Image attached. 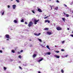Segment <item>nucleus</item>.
I'll return each mask as SVG.
<instances>
[{
  "label": "nucleus",
  "instance_id": "nucleus-1",
  "mask_svg": "<svg viewBox=\"0 0 73 73\" xmlns=\"http://www.w3.org/2000/svg\"><path fill=\"white\" fill-rule=\"evenodd\" d=\"M32 25H33V23L32 21H30L29 22L28 26L29 27H31L32 26Z\"/></svg>",
  "mask_w": 73,
  "mask_h": 73
},
{
  "label": "nucleus",
  "instance_id": "nucleus-2",
  "mask_svg": "<svg viewBox=\"0 0 73 73\" xmlns=\"http://www.w3.org/2000/svg\"><path fill=\"white\" fill-rule=\"evenodd\" d=\"M56 29L57 31H61L62 29V28L60 27H58L56 28Z\"/></svg>",
  "mask_w": 73,
  "mask_h": 73
},
{
  "label": "nucleus",
  "instance_id": "nucleus-3",
  "mask_svg": "<svg viewBox=\"0 0 73 73\" xmlns=\"http://www.w3.org/2000/svg\"><path fill=\"white\" fill-rule=\"evenodd\" d=\"M6 38H10V36H9V35L6 34L5 35Z\"/></svg>",
  "mask_w": 73,
  "mask_h": 73
},
{
  "label": "nucleus",
  "instance_id": "nucleus-4",
  "mask_svg": "<svg viewBox=\"0 0 73 73\" xmlns=\"http://www.w3.org/2000/svg\"><path fill=\"white\" fill-rule=\"evenodd\" d=\"M38 21H39V19H38L37 20H36V19L34 20V21L35 22L34 24H35V25H36V24H37V22H38Z\"/></svg>",
  "mask_w": 73,
  "mask_h": 73
},
{
  "label": "nucleus",
  "instance_id": "nucleus-5",
  "mask_svg": "<svg viewBox=\"0 0 73 73\" xmlns=\"http://www.w3.org/2000/svg\"><path fill=\"white\" fill-rule=\"evenodd\" d=\"M47 35H52V33L51 32H47Z\"/></svg>",
  "mask_w": 73,
  "mask_h": 73
},
{
  "label": "nucleus",
  "instance_id": "nucleus-6",
  "mask_svg": "<svg viewBox=\"0 0 73 73\" xmlns=\"http://www.w3.org/2000/svg\"><path fill=\"white\" fill-rule=\"evenodd\" d=\"M48 22V23H50V21L48 20H46L45 21V23H47Z\"/></svg>",
  "mask_w": 73,
  "mask_h": 73
},
{
  "label": "nucleus",
  "instance_id": "nucleus-7",
  "mask_svg": "<svg viewBox=\"0 0 73 73\" xmlns=\"http://www.w3.org/2000/svg\"><path fill=\"white\" fill-rule=\"evenodd\" d=\"M40 35H41V33H39L38 34H37L35 33H34L35 35V36H40Z\"/></svg>",
  "mask_w": 73,
  "mask_h": 73
},
{
  "label": "nucleus",
  "instance_id": "nucleus-8",
  "mask_svg": "<svg viewBox=\"0 0 73 73\" xmlns=\"http://www.w3.org/2000/svg\"><path fill=\"white\" fill-rule=\"evenodd\" d=\"M38 12H42V10L40 9H38Z\"/></svg>",
  "mask_w": 73,
  "mask_h": 73
},
{
  "label": "nucleus",
  "instance_id": "nucleus-9",
  "mask_svg": "<svg viewBox=\"0 0 73 73\" xmlns=\"http://www.w3.org/2000/svg\"><path fill=\"white\" fill-rule=\"evenodd\" d=\"M13 9H15V8H16V5H13Z\"/></svg>",
  "mask_w": 73,
  "mask_h": 73
},
{
  "label": "nucleus",
  "instance_id": "nucleus-10",
  "mask_svg": "<svg viewBox=\"0 0 73 73\" xmlns=\"http://www.w3.org/2000/svg\"><path fill=\"white\" fill-rule=\"evenodd\" d=\"M55 56V57H56V58H60V56L58 55L57 56L56 55Z\"/></svg>",
  "mask_w": 73,
  "mask_h": 73
},
{
  "label": "nucleus",
  "instance_id": "nucleus-11",
  "mask_svg": "<svg viewBox=\"0 0 73 73\" xmlns=\"http://www.w3.org/2000/svg\"><path fill=\"white\" fill-rule=\"evenodd\" d=\"M46 47L48 49H49V50H50V48H49V46L48 45L46 46Z\"/></svg>",
  "mask_w": 73,
  "mask_h": 73
},
{
  "label": "nucleus",
  "instance_id": "nucleus-12",
  "mask_svg": "<svg viewBox=\"0 0 73 73\" xmlns=\"http://www.w3.org/2000/svg\"><path fill=\"white\" fill-rule=\"evenodd\" d=\"M36 56H37V55H36L35 54H34L33 55V58H34V57H35Z\"/></svg>",
  "mask_w": 73,
  "mask_h": 73
},
{
  "label": "nucleus",
  "instance_id": "nucleus-13",
  "mask_svg": "<svg viewBox=\"0 0 73 73\" xmlns=\"http://www.w3.org/2000/svg\"><path fill=\"white\" fill-rule=\"evenodd\" d=\"M43 60V58H42L41 59L39 60L38 61V62H40V61H42V60Z\"/></svg>",
  "mask_w": 73,
  "mask_h": 73
},
{
  "label": "nucleus",
  "instance_id": "nucleus-14",
  "mask_svg": "<svg viewBox=\"0 0 73 73\" xmlns=\"http://www.w3.org/2000/svg\"><path fill=\"white\" fill-rule=\"evenodd\" d=\"M58 7H56L54 9L55 10H58Z\"/></svg>",
  "mask_w": 73,
  "mask_h": 73
},
{
  "label": "nucleus",
  "instance_id": "nucleus-15",
  "mask_svg": "<svg viewBox=\"0 0 73 73\" xmlns=\"http://www.w3.org/2000/svg\"><path fill=\"white\" fill-rule=\"evenodd\" d=\"M46 54H48V55H50L51 54L50 52H48L46 53Z\"/></svg>",
  "mask_w": 73,
  "mask_h": 73
},
{
  "label": "nucleus",
  "instance_id": "nucleus-16",
  "mask_svg": "<svg viewBox=\"0 0 73 73\" xmlns=\"http://www.w3.org/2000/svg\"><path fill=\"white\" fill-rule=\"evenodd\" d=\"M14 22L15 23H17V21H16V20H14Z\"/></svg>",
  "mask_w": 73,
  "mask_h": 73
},
{
  "label": "nucleus",
  "instance_id": "nucleus-17",
  "mask_svg": "<svg viewBox=\"0 0 73 73\" xmlns=\"http://www.w3.org/2000/svg\"><path fill=\"white\" fill-rule=\"evenodd\" d=\"M11 52H12V53H15V50H11Z\"/></svg>",
  "mask_w": 73,
  "mask_h": 73
},
{
  "label": "nucleus",
  "instance_id": "nucleus-18",
  "mask_svg": "<svg viewBox=\"0 0 73 73\" xmlns=\"http://www.w3.org/2000/svg\"><path fill=\"white\" fill-rule=\"evenodd\" d=\"M21 22L22 23H23V22H24V19H22L21 21Z\"/></svg>",
  "mask_w": 73,
  "mask_h": 73
},
{
  "label": "nucleus",
  "instance_id": "nucleus-19",
  "mask_svg": "<svg viewBox=\"0 0 73 73\" xmlns=\"http://www.w3.org/2000/svg\"><path fill=\"white\" fill-rule=\"evenodd\" d=\"M38 40L39 41H40V42H42V40H41V39H40L39 38H38Z\"/></svg>",
  "mask_w": 73,
  "mask_h": 73
},
{
  "label": "nucleus",
  "instance_id": "nucleus-20",
  "mask_svg": "<svg viewBox=\"0 0 73 73\" xmlns=\"http://www.w3.org/2000/svg\"><path fill=\"white\" fill-rule=\"evenodd\" d=\"M62 19L63 21H64L65 22V18H62Z\"/></svg>",
  "mask_w": 73,
  "mask_h": 73
},
{
  "label": "nucleus",
  "instance_id": "nucleus-21",
  "mask_svg": "<svg viewBox=\"0 0 73 73\" xmlns=\"http://www.w3.org/2000/svg\"><path fill=\"white\" fill-rule=\"evenodd\" d=\"M19 58H20L21 59V55L19 56Z\"/></svg>",
  "mask_w": 73,
  "mask_h": 73
},
{
  "label": "nucleus",
  "instance_id": "nucleus-22",
  "mask_svg": "<svg viewBox=\"0 0 73 73\" xmlns=\"http://www.w3.org/2000/svg\"><path fill=\"white\" fill-rule=\"evenodd\" d=\"M61 72H62V73H64V70H63V69H62L61 70Z\"/></svg>",
  "mask_w": 73,
  "mask_h": 73
},
{
  "label": "nucleus",
  "instance_id": "nucleus-23",
  "mask_svg": "<svg viewBox=\"0 0 73 73\" xmlns=\"http://www.w3.org/2000/svg\"><path fill=\"white\" fill-rule=\"evenodd\" d=\"M56 53H58L60 52V51H56L55 52Z\"/></svg>",
  "mask_w": 73,
  "mask_h": 73
},
{
  "label": "nucleus",
  "instance_id": "nucleus-24",
  "mask_svg": "<svg viewBox=\"0 0 73 73\" xmlns=\"http://www.w3.org/2000/svg\"><path fill=\"white\" fill-rule=\"evenodd\" d=\"M16 1L17 2V3H19L20 2V1H19V0H16Z\"/></svg>",
  "mask_w": 73,
  "mask_h": 73
},
{
  "label": "nucleus",
  "instance_id": "nucleus-25",
  "mask_svg": "<svg viewBox=\"0 0 73 73\" xmlns=\"http://www.w3.org/2000/svg\"><path fill=\"white\" fill-rule=\"evenodd\" d=\"M4 14V11H3V12L2 13V15H3Z\"/></svg>",
  "mask_w": 73,
  "mask_h": 73
},
{
  "label": "nucleus",
  "instance_id": "nucleus-26",
  "mask_svg": "<svg viewBox=\"0 0 73 73\" xmlns=\"http://www.w3.org/2000/svg\"><path fill=\"white\" fill-rule=\"evenodd\" d=\"M66 16L67 17H69V15L68 14H66Z\"/></svg>",
  "mask_w": 73,
  "mask_h": 73
},
{
  "label": "nucleus",
  "instance_id": "nucleus-27",
  "mask_svg": "<svg viewBox=\"0 0 73 73\" xmlns=\"http://www.w3.org/2000/svg\"><path fill=\"white\" fill-rule=\"evenodd\" d=\"M48 16H46L45 17L44 19H47V18H48Z\"/></svg>",
  "mask_w": 73,
  "mask_h": 73
},
{
  "label": "nucleus",
  "instance_id": "nucleus-28",
  "mask_svg": "<svg viewBox=\"0 0 73 73\" xmlns=\"http://www.w3.org/2000/svg\"><path fill=\"white\" fill-rule=\"evenodd\" d=\"M44 30H48V28H45L44 29Z\"/></svg>",
  "mask_w": 73,
  "mask_h": 73
},
{
  "label": "nucleus",
  "instance_id": "nucleus-29",
  "mask_svg": "<svg viewBox=\"0 0 73 73\" xmlns=\"http://www.w3.org/2000/svg\"><path fill=\"white\" fill-rule=\"evenodd\" d=\"M4 69L5 70H6V69H7V68L4 67Z\"/></svg>",
  "mask_w": 73,
  "mask_h": 73
},
{
  "label": "nucleus",
  "instance_id": "nucleus-30",
  "mask_svg": "<svg viewBox=\"0 0 73 73\" xmlns=\"http://www.w3.org/2000/svg\"><path fill=\"white\" fill-rule=\"evenodd\" d=\"M22 52H23V50H21L20 51L21 53H22Z\"/></svg>",
  "mask_w": 73,
  "mask_h": 73
},
{
  "label": "nucleus",
  "instance_id": "nucleus-31",
  "mask_svg": "<svg viewBox=\"0 0 73 73\" xmlns=\"http://www.w3.org/2000/svg\"><path fill=\"white\" fill-rule=\"evenodd\" d=\"M64 5L65 7H67V5L66 4H64Z\"/></svg>",
  "mask_w": 73,
  "mask_h": 73
},
{
  "label": "nucleus",
  "instance_id": "nucleus-32",
  "mask_svg": "<svg viewBox=\"0 0 73 73\" xmlns=\"http://www.w3.org/2000/svg\"><path fill=\"white\" fill-rule=\"evenodd\" d=\"M32 12L33 13H35V11L32 10Z\"/></svg>",
  "mask_w": 73,
  "mask_h": 73
},
{
  "label": "nucleus",
  "instance_id": "nucleus-33",
  "mask_svg": "<svg viewBox=\"0 0 73 73\" xmlns=\"http://www.w3.org/2000/svg\"><path fill=\"white\" fill-rule=\"evenodd\" d=\"M25 24H28V23H27V22H25Z\"/></svg>",
  "mask_w": 73,
  "mask_h": 73
},
{
  "label": "nucleus",
  "instance_id": "nucleus-34",
  "mask_svg": "<svg viewBox=\"0 0 73 73\" xmlns=\"http://www.w3.org/2000/svg\"><path fill=\"white\" fill-rule=\"evenodd\" d=\"M61 51H65V50H64V49H62Z\"/></svg>",
  "mask_w": 73,
  "mask_h": 73
},
{
  "label": "nucleus",
  "instance_id": "nucleus-35",
  "mask_svg": "<svg viewBox=\"0 0 73 73\" xmlns=\"http://www.w3.org/2000/svg\"><path fill=\"white\" fill-rule=\"evenodd\" d=\"M68 56V55H66L65 56H64V57H67Z\"/></svg>",
  "mask_w": 73,
  "mask_h": 73
},
{
  "label": "nucleus",
  "instance_id": "nucleus-36",
  "mask_svg": "<svg viewBox=\"0 0 73 73\" xmlns=\"http://www.w3.org/2000/svg\"><path fill=\"white\" fill-rule=\"evenodd\" d=\"M64 42H65V40H63V41L62 42V44H64Z\"/></svg>",
  "mask_w": 73,
  "mask_h": 73
},
{
  "label": "nucleus",
  "instance_id": "nucleus-37",
  "mask_svg": "<svg viewBox=\"0 0 73 73\" xmlns=\"http://www.w3.org/2000/svg\"><path fill=\"white\" fill-rule=\"evenodd\" d=\"M19 68L20 69H22V68H21V66H19Z\"/></svg>",
  "mask_w": 73,
  "mask_h": 73
},
{
  "label": "nucleus",
  "instance_id": "nucleus-38",
  "mask_svg": "<svg viewBox=\"0 0 73 73\" xmlns=\"http://www.w3.org/2000/svg\"><path fill=\"white\" fill-rule=\"evenodd\" d=\"M0 53H3V51H2V50H0Z\"/></svg>",
  "mask_w": 73,
  "mask_h": 73
},
{
  "label": "nucleus",
  "instance_id": "nucleus-39",
  "mask_svg": "<svg viewBox=\"0 0 73 73\" xmlns=\"http://www.w3.org/2000/svg\"><path fill=\"white\" fill-rule=\"evenodd\" d=\"M70 36H72V37H73V35H70Z\"/></svg>",
  "mask_w": 73,
  "mask_h": 73
},
{
  "label": "nucleus",
  "instance_id": "nucleus-40",
  "mask_svg": "<svg viewBox=\"0 0 73 73\" xmlns=\"http://www.w3.org/2000/svg\"><path fill=\"white\" fill-rule=\"evenodd\" d=\"M56 2H57V3H59V1H58V0H57L56 1Z\"/></svg>",
  "mask_w": 73,
  "mask_h": 73
},
{
  "label": "nucleus",
  "instance_id": "nucleus-41",
  "mask_svg": "<svg viewBox=\"0 0 73 73\" xmlns=\"http://www.w3.org/2000/svg\"><path fill=\"white\" fill-rule=\"evenodd\" d=\"M8 8H9V7H10V6L9 5H8V6H7Z\"/></svg>",
  "mask_w": 73,
  "mask_h": 73
},
{
  "label": "nucleus",
  "instance_id": "nucleus-42",
  "mask_svg": "<svg viewBox=\"0 0 73 73\" xmlns=\"http://www.w3.org/2000/svg\"><path fill=\"white\" fill-rule=\"evenodd\" d=\"M63 13L64 15H66V13Z\"/></svg>",
  "mask_w": 73,
  "mask_h": 73
},
{
  "label": "nucleus",
  "instance_id": "nucleus-43",
  "mask_svg": "<svg viewBox=\"0 0 73 73\" xmlns=\"http://www.w3.org/2000/svg\"><path fill=\"white\" fill-rule=\"evenodd\" d=\"M50 8H52V6H51V5H50Z\"/></svg>",
  "mask_w": 73,
  "mask_h": 73
},
{
  "label": "nucleus",
  "instance_id": "nucleus-44",
  "mask_svg": "<svg viewBox=\"0 0 73 73\" xmlns=\"http://www.w3.org/2000/svg\"><path fill=\"white\" fill-rule=\"evenodd\" d=\"M5 49V48H4V47H3L2 48V49Z\"/></svg>",
  "mask_w": 73,
  "mask_h": 73
},
{
  "label": "nucleus",
  "instance_id": "nucleus-45",
  "mask_svg": "<svg viewBox=\"0 0 73 73\" xmlns=\"http://www.w3.org/2000/svg\"><path fill=\"white\" fill-rule=\"evenodd\" d=\"M18 53L19 54H20V52H18Z\"/></svg>",
  "mask_w": 73,
  "mask_h": 73
},
{
  "label": "nucleus",
  "instance_id": "nucleus-46",
  "mask_svg": "<svg viewBox=\"0 0 73 73\" xmlns=\"http://www.w3.org/2000/svg\"><path fill=\"white\" fill-rule=\"evenodd\" d=\"M67 30H69V28H68Z\"/></svg>",
  "mask_w": 73,
  "mask_h": 73
},
{
  "label": "nucleus",
  "instance_id": "nucleus-47",
  "mask_svg": "<svg viewBox=\"0 0 73 73\" xmlns=\"http://www.w3.org/2000/svg\"><path fill=\"white\" fill-rule=\"evenodd\" d=\"M51 10H52V7H51Z\"/></svg>",
  "mask_w": 73,
  "mask_h": 73
},
{
  "label": "nucleus",
  "instance_id": "nucleus-48",
  "mask_svg": "<svg viewBox=\"0 0 73 73\" xmlns=\"http://www.w3.org/2000/svg\"><path fill=\"white\" fill-rule=\"evenodd\" d=\"M7 40H9L8 39H7Z\"/></svg>",
  "mask_w": 73,
  "mask_h": 73
},
{
  "label": "nucleus",
  "instance_id": "nucleus-49",
  "mask_svg": "<svg viewBox=\"0 0 73 73\" xmlns=\"http://www.w3.org/2000/svg\"><path fill=\"white\" fill-rule=\"evenodd\" d=\"M29 41H32V40H29Z\"/></svg>",
  "mask_w": 73,
  "mask_h": 73
},
{
  "label": "nucleus",
  "instance_id": "nucleus-50",
  "mask_svg": "<svg viewBox=\"0 0 73 73\" xmlns=\"http://www.w3.org/2000/svg\"><path fill=\"white\" fill-rule=\"evenodd\" d=\"M55 47H56V45L55 46Z\"/></svg>",
  "mask_w": 73,
  "mask_h": 73
},
{
  "label": "nucleus",
  "instance_id": "nucleus-51",
  "mask_svg": "<svg viewBox=\"0 0 73 73\" xmlns=\"http://www.w3.org/2000/svg\"><path fill=\"white\" fill-rule=\"evenodd\" d=\"M72 33H73V31H72Z\"/></svg>",
  "mask_w": 73,
  "mask_h": 73
},
{
  "label": "nucleus",
  "instance_id": "nucleus-52",
  "mask_svg": "<svg viewBox=\"0 0 73 73\" xmlns=\"http://www.w3.org/2000/svg\"><path fill=\"white\" fill-rule=\"evenodd\" d=\"M49 0V1H51V0Z\"/></svg>",
  "mask_w": 73,
  "mask_h": 73
},
{
  "label": "nucleus",
  "instance_id": "nucleus-53",
  "mask_svg": "<svg viewBox=\"0 0 73 73\" xmlns=\"http://www.w3.org/2000/svg\"><path fill=\"white\" fill-rule=\"evenodd\" d=\"M49 16H50V15H49Z\"/></svg>",
  "mask_w": 73,
  "mask_h": 73
},
{
  "label": "nucleus",
  "instance_id": "nucleus-54",
  "mask_svg": "<svg viewBox=\"0 0 73 73\" xmlns=\"http://www.w3.org/2000/svg\"><path fill=\"white\" fill-rule=\"evenodd\" d=\"M13 0H11V1H12Z\"/></svg>",
  "mask_w": 73,
  "mask_h": 73
},
{
  "label": "nucleus",
  "instance_id": "nucleus-55",
  "mask_svg": "<svg viewBox=\"0 0 73 73\" xmlns=\"http://www.w3.org/2000/svg\"><path fill=\"white\" fill-rule=\"evenodd\" d=\"M72 13H73V11H72Z\"/></svg>",
  "mask_w": 73,
  "mask_h": 73
},
{
  "label": "nucleus",
  "instance_id": "nucleus-56",
  "mask_svg": "<svg viewBox=\"0 0 73 73\" xmlns=\"http://www.w3.org/2000/svg\"><path fill=\"white\" fill-rule=\"evenodd\" d=\"M45 16H46V15Z\"/></svg>",
  "mask_w": 73,
  "mask_h": 73
}]
</instances>
